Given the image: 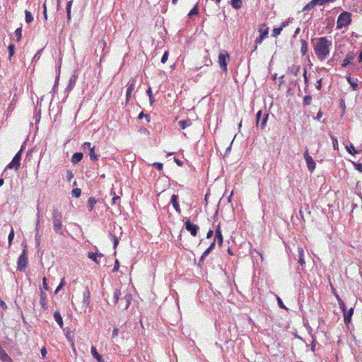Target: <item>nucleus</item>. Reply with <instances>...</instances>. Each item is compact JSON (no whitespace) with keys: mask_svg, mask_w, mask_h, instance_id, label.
Listing matches in <instances>:
<instances>
[{"mask_svg":"<svg viewBox=\"0 0 362 362\" xmlns=\"http://www.w3.org/2000/svg\"><path fill=\"white\" fill-rule=\"evenodd\" d=\"M332 46V41L328 40L326 37L317 39V42L314 45V51L317 58L322 61L329 54V48Z\"/></svg>","mask_w":362,"mask_h":362,"instance_id":"1","label":"nucleus"},{"mask_svg":"<svg viewBox=\"0 0 362 362\" xmlns=\"http://www.w3.org/2000/svg\"><path fill=\"white\" fill-rule=\"evenodd\" d=\"M351 22V13L347 11H343L339 16L337 22V28L341 29L343 27L349 25Z\"/></svg>","mask_w":362,"mask_h":362,"instance_id":"2","label":"nucleus"},{"mask_svg":"<svg viewBox=\"0 0 362 362\" xmlns=\"http://www.w3.org/2000/svg\"><path fill=\"white\" fill-rule=\"evenodd\" d=\"M229 54L227 51L223 49L218 54V64L222 71H227V62L229 60Z\"/></svg>","mask_w":362,"mask_h":362,"instance_id":"3","label":"nucleus"},{"mask_svg":"<svg viewBox=\"0 0 362 362\" xmlns=\"http://www.w3.org/2000/svg\"><path fill=\"white\" fill-rule=\"evenodd\" d=\"M27 264H28L27 249H26V246H25L21 255L18 257V259L17 262V269L19 271H23L26 268Z\"/></svg>","mask_w":362,"mask_h":362,"instance_id":"4","label":"nucleus"},{"mask_svg":"<svg viewBox=\"0 0 362 362\" xmlns=\"http://www.w3.org/2000/svg\"><path fill=\"white\" fill-rule=\"evenodd\" d=\"M268 117V113L265 112L262 115V110L258 111L256 114V126L258 127L259 125L261 129H264L267 125Z\"/></svg>","mask_w":362,"mask_h":362,"instance_id":"5","label":"nucleus"},{"mask_svg":"<svg viewBox=\"0 0 362 362\" xmlns=\"http://www.w3.org/2000/svg\"><path fill=\"white\" fill-rule=\"evenodd\" d=\"M82 148L85 152L88 153L91 160L94 161L98 159L99 156L95 152V146H92L90 142H85L82 145Z\"/></svg>","mask_w":362,"mask_h":362,"instance_id":"6","label":"nucleus"},{"mask_svg":"<svg viewBox=\"0 0 362 362\" xmlns=\"http://www.w3.org/2000/svg\"><path fill=\"white\" fill-rule=\"evenodd\" d=\"M23 152V148L14 156L11 162L8 164L7 168H14L16 170H18L20 165H21V154Z\"/></svg>","mask_w":362,"mask_h":362,"instance_id":"7","label":"nucleus"},{"mask_svg":"<svg viewBox=\"0 0 362 362\" xmlns=\"http://www.w3.org/2000/svg\"><path fill=\"white\" fill-rule=\"evenodd\" d=\"M185 226L186 230L189 231L192 236H197L199 230V227L197 225L192 223L189 219H187L185 222Z\"/></svg>","mask_w":362,"mask_h":362,"instance_id":"8","label":"nucleus"},{"mask_svg":"<svg viewBox=\"0 0 362 362\" xmlns=\"http://www.w3.org/2000/svg\"><path fill=\"white\" fill-rule=\"evenodd\" d=\"M132 297L130 293H126L124 297L121 298L120 302L119 303V308L123 310L127 309L131 303Z\"/></svg>","mask_w":362,"mask_h":362,"instance_id":"9","label":"nucleus"},{"mask_svg":"<svg viewBox=\"0 0 362 362\" xmlns=\"http://www.w3.org/2000/svg\"><path fill=\"white\" fill-rule=\"evenodd\" d=\"M53 229L56 233L65 236L66 229L63 227L62 219L53 221Z\"/></svg>","mask_w":362,"mask_h":362,"instance_id":"10","label":"nucleus"},{"mask_svg":"<svg viewBox=\"0 0 362 362\" xmlns=\"http://www.w3.org/2000/svg\"><path fill=\"white\" fill-rule=\"evenodd\" d=\"M304 158L306 161L308 170L313 172L315 168V162L313 159V158L308 154V150H306L304 153Z\"/></svg>","mask_w":362,"mask_h":362,"instance_id":"11","label":"nucleus"},{"mask_svg":"<svg viewBox=\"0 0 362 362\" xmlns=\"http://www.w3.org/2000/svg\"><path fill=\"white\" fill-rule=\"evenodd\" d=\"M298 262L300 264V265L302 267V269L305 265V262L304 259V250L303 247H298Z\"/></svg>","mask_w":362,"mask_h":362,"instance_id":"12","label":"nucleus"},{"mask_svg":"<svg viewBox=\"0 0 362 362\" xmlns=\"http://www.w3.org/2000/svg\"><path fill=\"white\" fill-rule=\"evenodd\" d=\"M355 59V54L354 52H349L346 54L345 59L343 60L341 64L342 67H346L349 64L351 63V62Z\"/></svg>","mask_w":362,"mask_h":362,"instance_id":"13","label":"nucleus"},{"mask_svg":"<svg viewBox=\"0 0 362 362\" xmlns=\"http://www.w3.org/2000/svg\"><path fill=\"white\" fill-rule=\"evenodd\" d=\"M41 307L44 310H47V294L44 291H42V288H40V300Z\"/></svg>","mask_w":362,"mask_h":362,"instance_id":"14","label":"nucleus"},{"mask_svg":"<svg viewBox=\"0 0 362 362\" xmlns=\"http://www.w3.org/2000/svg\"><path fill=\"white\" fill-rule=\"evenodd\" d=\"M170 202L172 203L175 211L178 213H180L181 209L178 204V195L173 194L170 199Z\"/></svg>","mask_w":362,"mask_h":362,"instance_id":"15","label":"nucleus"},{"mask_svg":"<svg viewBox=\"0 0 362 362\" xmlns=\"http://www.w3.org/2000/svg\"><path fill=\"white\" fill-rule=\"evenodd\" d=\"M0 360L2 362H12L11 358L6 354L4 349L0 345Z\"/></svg>","mask_w":362,"mask_h":362,"instance_id":"16","label":"nucleus"},{"mask_svg":"<svg viewBox=\"0 0 362 362\" xmlns=\"http://www.w3.org/2000/svg\"><path fill=\"white\" fill-rule=\"evenodd\" d=\"M354 313V308H351L348 311L344 312V321L345 324H349L351 320V317Z\"/></svg>","mask_w":362,"mask_h":362,"instance_id":"17","label":"nucleus"},{"mask_svg":"<svg viewBox=\"0 0 362 362\" xmlns=\"http://www.w3.org/2000/svg\"><path fill=\"white\" fill-rule=\"evenodd\" d=\"M214 240H217L219 246L222 245V243H223V235H222L221 230L219 225H218L217 228L216 229Z\"/></svg>","mask_w":362,"mask_h":362,"instance_id":"18","label":"nucleus"},{"mask_svg":"<svg viewBox=\"0 0 362 362\" xmlns=\"http://www.w3.org/2000/svg\"><path fill=\"white\" fill-rule=\"evenodd\" d=\"M76 80L77 76L76 74H73L69 78V84L66 88V91L69 92L73 89L74 86L76 84Z\"/></svg>","mask_w":362,"mask_h":362,"instance_id":"19","label":"nucleus"},{"mask_svg":"<svg viewBox=\"0 0 362 362\" xmlns=\"http://www.w3.org/2000/svg\"><path fill=\"white\" fill-rule=\"evenodd\" d=\"M121 296H122V293H121L120 290L115 289L113 295H112V303L114 305H116L117 303L119 304V303L120 302L119 300L121 299L120 298Z\"/></svg>","mask_w":362,"mask_h":362,"instance_id":"20","label":"nucleus"},{"mask_svg":"<svg viewBox=\"0 0 362 362\" xmlns=\"http://www.w3.org/2000/svg\"><path fill=\"white\" fill-rule=\"evenodd\" d=\"M258 31L259 33V35L266 38L269 33V28L266 26V24L262 23L259 25Z\"/></svg>","mask_w":362,"mask_h":362,"instance_id":"21","label":"nucleus"},{"mask_svg":"<svg viewBox=\"0 0 362 362\" xmlns=\"http://www.w3.org/2000/svg\"><path fill=\"white\" fill-rule=\"evenodd\" d=\"M83 154L81 152L74 153L71 158V162L73 164L78 163L83 158Z\"/></svg>","mask_w":362,"mask_h":362,"instance_id":"22","label":"nucleus"},{"mask_svg":"<svg viewBox=\"0 0 362 362\" xmlns=\"http://www.w3.org/2000/svg\"><path fill=\"white\" fill-rule=\"evenodd\" d=\"M300 66L293 64L288 68L287 73L296 76L300 71Z\"/></svg>","mask_w":362,"mask_h":362,"instance_id":"23","label":"nucleus"},{"mask_svg":"<svg viewBox=\"0 0 362 362\" xmlns=\"http://www.w3.org/2000/svg\"><path fill=\"white\" fill-rule=\"evenodd\" d=\"M37 209L39 210V209L37 208ZM37 223H36V234H35V241H36V245L38 246L40 245V238H41V236L39 235V232H38V227H39V224H40V211H38V213L37 214Z\"/></svg>","mask_w":362,"mask_h":362,"instance_id":"24","label":"nucleus"},{"mask_svg":"<svg viewBox=\"0 0 362 362\" xmlns=\"http://www.w3.org/2000/svg\"><path fill=\"white\" fill-rule=\"evenodd\" d=\"M103 255L102 253H94L92 252H90L88 253V258L91 259L93 261H94L95 263L99 264L98 257H102Z\"/></svg>","mask_w":362,"mask_h":362,"instance_id":"25","label":"nucleus"},{"mask_svg":"<svg viewBox=\"0 0 362 362\" xmlns=\"http://www.w3.org/2000/svg\"><path fill=\"white\" fill-rule=\"evenodd\" d=\"M346 78L347 81L350 84V86L352 87L353 90H357V88L358 87V79H353L349 76H347Z\"/></svg>","mask_w":362,"mask_h":362,"instance_id":"26","label":"nucleus"},{"mask_svg":"<svg viewBox=\"0 0 362 362\" xmlns=\"http://www.w3.org/2000/svg\"><path fill=\"white\" fill-rule=\"evenodd\" d=\"M91 354L94 358H95L98 362H103V359L101 355H100L97 349L95 346L91 347Z\"/></svg>","mask_w":362,"mask_h":362,"instance_id":"27","label":"nucleus"},{"mask_svg":"<svg viewBox=\"0 0 362 362\" xmlns=\"http://www.w3.org/2000/svg\"><path fill=\"white\" fill-rule=\"evenodd\" d=\"M64 332L66 339H68V341L69 342H71V346L74 347V337L71 335L72 332L69 329H64ZM73 349H74V348H73Z\"/></svg>","mask_w":362,"mask_h":362,"instance_id":"28","label":"nucleus"},{"mask_svg":"<svg viewBox=\"0 0 362 362\" xmlns=\"http://www.w3.org/2000/svg\"><path fill=\"white\" fill-rule=\"evenodd\" d=\"M54 318L57 322V324L59 325L61 328L63 327V320L62 317L59 311H55L54 313Z\"/></svg>","mask_w":362,"mask_h":362,"instance_id":"29","label":"nucleus"},{"mask_svg":"<svg viewBox=\"0 0 362 362\" xmlns=\"http://www.w3.org/2000/svg\"><path fill=\"white\" fill-rule=\"evenodd\" d=\"M98 200L94 197H89L87 202V207L89 211H91L94 207V205L97 203Z\"/></svg>","mask_w":362,"mask_h":362,"instance_id":"30","label":"nucleus"},{"mask_svg":"<svg viewBox=\"0 0 362 362\" xmlns=\"http://www.w3.org/2000/svg\"><path fill=\"white\" fill-rule=\"evenodd\" d=\"M180 127L185 129L186 127H189L192 124V121L189 119L185 120H180L178 122Z\"/></svg>","mask_w":362,"mask_h":362,"instance_id":"31","label":"nucleus"},{"mask_svg":"<svg viewBox=\"0 0 362 362\" xmlns=\"http://www.w3.org/2000/svg\"><path fill=\"white\" fill-rule=\"evenodd\" d=\"M300 43H301L300 52H301L302 55H305L308 52V42H306V40L301 39Z\"/></svg>","mask_w":362,"mask_h":362,"instance_id":"32","label":"nucleus"},{"mask_svg":"<svg viewBox=\"0 0 362 362\" xmlns=\"http://www.w3.org/2000/svg\"><path fill=\"white\" fill-rule=\"evenodd\" d=\"M83 303L84 304H86V305H88L89 304V299H90V293L88 290V288H86V291H84L83 293Z\"/></svg>","mask_w":362,"mask_h":362,"instance_id":"33","label":"nucleus"},{"mask_svg":"<svg viewBox=\"0 0 362 362\" xmlns=\"http://www.w3.org/2000/svg\"><path fill=\"white\" fill-rule=\"evenodd\" d=\"M230 4L235 9H240L242 7V0H230Z\"/></svg>","mask_w":362,"mask_h":362,"instance_id":"34","label":"nucleus"},{"mask_svg":"<svg viewBox=\"0 0 362 362\" xmlns=\"http://www.w3.org/2000/svg\"><path fill=\"white\" fill-rule=\"evenodd\" d=\"M72 3H73V1L70 0L66 4V16H67L68 21H69L71 20V9Z\"/></svg>","mask_w":362,"mask_h":362,"instance_id":"35","label":"nucleus"},{"mask_svg":"<svg viewBox=\"0 0 362 362\" xmlns=\"http://www.w3.org/2000/svg\"><path fill=\"white\" fill-rule=\"evenodd\" d=\"M62 219V214L57 209H54L52 211V220Z\"/></svg>","mask_w":362,"mask_h":362,"instance_id":"36","label":"nucleus"},{"mask_svg":"<svg viewBox=\"0 0 362 362\" xmlns=\"http://www.w3.org/2000/svg\"><path fill=\"white\" fill-rule=\"evenodd\" d=\"M317 6L315 0L310 1L308 4H307L303 8V11H309Z\"/></svg>","mask_w":362,"mask_h":362,"instance_id":"37","label":"nucleus"},{"mask_svg":"<svg viewBox=\"0 0 362 362\" xmlns=\"http://www.w3.org/2000/svg\"><path fill=\"white\" fill-rule=\"evenodd\" d=\"M345 148L346 151L351 155H355L359 153V151H356L352 144H350L349 146H346Z\"/></svg>","mask_w":362,"mask_h":362,"instance_id":"38","label":"nucleus"},{"mask_svg":"<svg viewBox=\"0 0 362 362\" xmlns=\"http://www.w3.org/2000/svg\"><path fill=\"white\" fill-rule=\"evenodd\" d=\"M134 89H135V81H134V80H132L127 83V91L132 93L134 90Z\"/></svg>","mask_w":362,"mask_h":362,"instance_id":"39","label":"nucleus"},{"mask_svg":"<svg viewBox=\"0 0 362 362\" xmlns=\"http://www.w3.org/2000/svg\"><path fill=\"white\" fill-rule=\"evenodd\" d=\"M25 22L27 23H30L33 21V17L31 13L26 10L25 11Z\"/></svg>","mask_w":362,"mask_h":362,"instance_id":"40","label":"nucleus"},{"mask_svg":"<svg viewBox=\"0 0 362 362\" xmlns=\"http://www.w3.org/2000/svg\"><path fill=\"white\" fill-rule=\"evenodd\" d=\"M146 94L148 95V96L149 97V101H150V104L151 105H152L153 104V103L155 102V99L153 98V93H152V90H151V88L149 87L147 90H146Z\"/></svg>","mask_w":362,"mask_h":362,"instance_id":"41","label":"nucleus"},{"mask_svg":"<svg viewBox=\"0 0 362 362\" xmlns=\"http://www.w3.org/2000/svg\"><path fill=\"white\" fill-rule=\"evenodd\" d=\"M329 134L332 139L334 149L337 150L338 149V140H337V137H335L331 133H329Z\"/></svg>","mask_w":362,"mask_h":362,"instance_id":"42","label":"nucleus"},{"mask_svg":"<svg viewBox=\"0 0 362 362\" xmlns=\"http://www.w3.org/2000/svg\"><path fill=\"white\" fill-rule=\"evenodd\" d=\"M311 101H312V96L310 95H308L304 97L303 104L305 106L309 105L311 104Z\"/></svg>","mask_w":362,"mask_h":362,"instance_id":"43","label":"nucleus"},{"mask_svg":"<svg viewBox=\"0 0 362 362\" xmlns=\"http://www.w3.org/2000/svg\"><path fill=\"white\" fill-rule=\"evenodd\" d=\"M15 35L18 42L21 40L22 35V28L19 27L15 30Z\"/></svg>","mask_w":362,"mask_h":362,"instance_id":"44","label":"nucleus"},{"mask_svg":"<svg viewBox=\"0 0 362 362\" xmlns=\"http://www.w3.org/2000/svg\"><path fill=\"white\" fill-rule=\"evenodd\" d=\"M337 298L340 308L341 309L343 313L345 312L346 310V307L344 302L338 296H337Z\"/></svg>","mask_w":362,"mask_h":362,"instance_id":"45","label":"nucleus"},{"mask_svg":"<svg viewBox=\"0 0 362 362\" xmlns=\"http://www.w3.org/2000/svg\"><path fill=\"white\" fill-rule=\"evenodd\" d=\"M110 237L111 238V240L113 241L114 249H116V247H117V245L119 244L118 238L115 235H112V233H110Z\"/></svg>","mask_w":362,"mask_h":362,"instance_id":"46","label":"nucleus"},{"mask_svg":"<svg viewBox=\"0 0 362 362\" xmlns=\"http://www.w3.org/2000/svg\"><path fill=\"white\" fill-rule=\"evenodd\" d=\"M215 242L216 240H214V241L211 243L209 247L204 251V256H207L212 251L215 246Z\"/></svg>","mask_w":362,"mask_h":362,"instance_id":"47","label":"nucleus"},{"mask_svg":"<svg viewBox=\"0 0 362 362\" xmlns=\"http://www.w3.org/2000/svg\"><path fill=\"white\" fill-rule=\"evenodd\" d=\"M282 31V28H274L272 30V36L274 37H276L278 35L281 34V32Z\"/></svg>","mask_w":362,"mask_h":362,"instance_id":"48","label":"nucleus"},{"mask_svg":"<svg viewBox=\"0 0 362 362\" xmlns=\"http://www.w3.org/2000/svg\"><path fill=\"white\" fill-rule=\"evenodd\" d=\"M303 78H304V81H305V91L307 92L308 87V76H307V70H306V69H304V71H303Z\"/></svg>","mask_w":362,"mask_h":362,"instance_id":"49","label":"nucleus"},{"mask_svg":"<svg viewBox=\"0 0 362 362\" xmlns=\"http://www.w3.org/2000/svg\"><path fill=\"white\" fill-rule=\"evenodd\" d=\"M81 190L79 188H74L72 190V196L78 198L81 196Z\"/></svg>","mask_w":362,"mask_h":362,"instance_id":"50","label":"nucleus"},{"mask_svg":"<svg viewBox=\"0 0 362 362\" xmlns=\"http://www.w3.org/2000/svg\"><path fill=\"white\" fill-rule=\"evenodd\" d=\"M264 37H262V36H261V35H259L258 37H257V38H256V40H255V47H254L253 51H255V50H256V49H257V45L261 44V43L262 42V41H263V40H264Z\"/></svg>","mask_w":362,"mask_h":362,"instance_id":"51","label":"nucleus"},{"mask_svg":"<svg viewBox=\"0 0 362 362\" xmlns=\"http://www.w3.org/2000/svg\"><path fill=\"white\" fill-rule=\"evenodd\" d=\"M9 57L11 58L14 54L15 45L13 44L9 45L8 47Z\"/></svg>","mask_w":362,"mask_h":362,"instance_id":"52","label":"nucleus"},{"mask_svg":"<svg viewBox=\"0 0 362 362\" xmlns=\"http://www.w3.org/2000/svg\"><path fill=\"white\" fill-rule=\"evenodd\" d=\"M317 5L322 6L326 3L334 2L336 0H315Z\"/></svg>","mask_w":362,"mask_h":362,"instance_id":"53","label":"nucleus"},{"mask_svg":"<svg viewBox=\"0 0 362 362\" xmlns=\"http://www.w3.org/2000/svg\"><path fill=\"white\" fill-rule=\"evenodd\" d=\"M198 15V8L197 6H195L188 13L189 17H192L193 16Z\"/></svg>","mask_w":362,"mask_h":362,"instance_id":"54","label":"nucleus"},{"mask_svg":"<svg viewBox=\"0 0 362 362\" xmlns=\"http://www.w3.org/2000/svg\"><path fill=\"white\" fill-rule=\"evenodd\" d=\"M352 163L356 170H357L360 173H362V163H361L352 162Z\"/></svg>","mask_w":362,"mask_h":362,"instance_id":"55","label":"nucleus"},{"mask_svg":"<svg viewBox=\"0 0 362 362\" xmlns=\"http://www.w3.org/2000/svg\"><path fill=\"white\" fill-rule=\"evenodd\" d=\"M168 56H169V52L168 51H165L164 52V54H163L162 58H161V62L163 64H165L167 62V60L168 59Z\"/></svg>","mask_w":362,"mask_h":362,"instance_id":"56","label":"nucleus"},{"mask_svg":"<svg viewBox=\"0 0 362 362\" xmlns=\"http://www.w3.org/2000/svg\"><path fill=\"white\" fill-rule=\"evenodd\" d=\"M64 285H65V282H64V279H62L60 284L56 288L54 293L57 294L64 287Z\"/></svg>","mask_w":362,"mask_h":362,"instance_id":"57","label":"nucleus"},{"mask_svg":"<svg viewBox=\"0 0 362 362\" xmlns=\"http://www.w3.org/2000/svg\"><path fill=\"white\" fill-rule=\"evenodd\" d=\"M139 119H142V118H145L147 122H150V115H146L144 113V112H141L139 115V117H138Z\"/></svg>","mask_w":362,"mask_h":362,"instance_id":"58","label":"nucleus"},{"mask_svg":"<svg viewBox=\"0 0 362 362\" xmlns=\"http://www.w3.org/2000/svg\"><path fill=\"white\" fill-rule=\"evenodd\" d=\"M13 238H14V231H13V229L11 228V230L9 233V235H8V243L9 244L11 243V242L13 240Z\"/></svg>","mask_w":362,"mask_h":362,"instance_id":"59","label":"nucleus"},{"mask_svg":"<svg viewBox=\"0 0 362 362\" xmlns=\"http://www.w3.org/2000/svg\"><path fill=\"white\" fill-rule=\"evenodd\" d=\"M153 166L155 167L156 169H158V170L161 171L163 170V163H154L153 164Z\"/></svg>","mask_w":362,"mask_h":362,"instance_id":"60","label":"nucleus"},{"mask_svg":"<svg viewBox=\"0 0 362 362\" xmlns=\"http://www.w3.org/2000/svg\"><path fill=\"white\" fill-rule=\"evenodd\" d=\"M277 301H278V305L281 308L287 310V308L284 305L282 300L279 297H277Z\"/></svg>","mask_w":362,"mask_h":362,"instance_id":"61","label":"nucleus"},{"mask_svg":"<svg viewBox=\"0 0 362 362\" xmlns=\"http://www.w3.org/2000/svg\"><path fill=\"white\" fill-rule=\"evenodd\" d=\"M74 175L71 170H66V179L68 181H71L73 178Z\"/></svg>","mask_w":362,"mask_h":362,"instance_id":"62","label":"nucleus"},{"mask_svg":"<svg viewBox=\"0 0 362 362\" xmlns=\"http://www.w3.org/2000/svg\"><path fill=\"white\" fill-rule=\"evenodd\" d=\"M119 262L118 259H116L115 262L114 268L112 269V272L117 271L119 269Z\"/></svg>","mask_w":362,"mask_h":362,"instance_id":"63","label":"nucleus"},{"mask_svg":"<svg viewBox=\"0 0 362 362\" xmlns=\"http://www.w3.org/2000/svg\"><path fill=\"white\" fill-rule=\"evenodd\" d=\"M118 333H119V329L118 328H115L112 331V338H115L118 336Z\"/></svg>","mask_w":362,"mask_h":362,"instance_id":"64","label":"nucleus"}]
</instances>
